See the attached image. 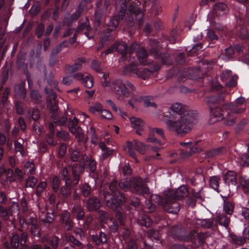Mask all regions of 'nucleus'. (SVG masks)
<instances>
[{
	"instance_id": "864d4df0",
	"label": "nucleus",
	"mask_w": 249,
	"mask_h": 249,
	"mask_svg": "<svg viewBox=\"0 0 249 249\" xmlns=\"http://www.w3.org/2000/svg\"><path fill=\"white\" fill-rule=\"evenodd\" d=\"M240 184L244 192L247 193L249 190V179L240 178Z\"/></svg>"
},
{
	"instance_id": "72a5a7b5",
	"label": "nucleus",
	"mask_w": 249,
	"mask_h": 249,
	"mask_svg": "<svg viewBox=\"0 0 249 249\" xmlns=\"http://www.w3.org/2000/svg\"><path fill=\"white\" fill-rule=\"evenodd\" d=\"M149 45L150 46V53L155 57H156L159 55V52H160V49L158 46V42L156 40L150 39Z\"/></svg>"
},
{
	"instance_id": "79ce46f5",
	"label": "nucleus",
	"mask_w": 249,
	"mask_h": 249,
	"mask_svg": "<svg viewBox=\"0 0 249 249\" xmlns=\"http://www.w3.org/2000/svg\"><path fill=\"white\" fill-rule=\"evenodd\" d=\"M16 64L18 70H25L27 69L28 65L25 63V59L23 55H18L17 56Z\"/></svg>"
},
{
	"instance_id": "1a4fd4ad",
	"label": "nucleus",
	"mask_w": 249,
	"mask_h": 249,
	"mask_svg": "<svg viewBox=\"0 0 249 249\" xmlns=\"http://www.w3.org/2000/svg\"><path fill=\"white\" fill-rule=\"evenodd\" d=\"M193 226L192 228H202L204 229H213L216 226V222L215 221V218H195L191 222Z\"/></svg>"
},
{
	"instance_id": "4c0bfd02",
	"label": "nucleus",
	"mask_w": 249,
	"mask_h": 249,
	"mask_svg": "<svg viewBox=\"0 0 249 249\" xmlns=\"http://www.w3.org/2000/svg\"><path fill=\"white\" fill-rule=\"evenodd\" d=\"M84 9V8L83 3L79 4L76 11L72 13L70 17L71 22L75 21L78 19L82 13L83 12Z\"/></svg>"
},
{
	"instance_id": "f3484780",
	"label": "nucleus",
	"mask_w": 249,
	"mask_h": 249,
	"mask_svg": "<svg viewBox=\"0 0 249 249\" xmlns=\"http://www.w3.org/2000/svg\"><path fill=\"white\" fill-rule=\"evenodd\" d=\"M60 174L62 179L65 181V185H67V186H70L71 182H72L73 184L74 185H77L79 182L80 177L81 176V175H78V179L77 182L75 181L74 180V177L73 174V172H72L73 178L71 179V176L68 175L69 171L68 169L66 167L63 168V169L60 172Z\"/></svg>"
},
{
	"instance_id": "423d86ee",
	"label": "nucleus",
	"mask_w": 249,
	"mask_h": 249,
	"mask_svg": "<svg viewBox=\"0 0 249 249\" xmlns=\"http://www.w3.org/2000/svg\"><path fill=\"white\" fill-rule=\"evenodd\" d=\"M123 74L141 78L143 80L147 79L150 75L149 71L145 68L138 69L136 63L131 62L129 65L123 68Z\"/></svg>"
},
{
	"instance_id": "58836bf2",
	"label": "nucleus",
	"mask_w": 249,
	"mask_h": 249,
	"mask_svg": "<svg viewBox=\"0 0 249 249\" xmlns=\"http://www.w3.org/2000/svg\"><path fill=\"white\" fill-rule=\"evenodd\" d=\"M0 215L3 220H7L9 216H12V211L2 205H0Z\"/></svg>"
},
{
	"instance_id": "49530a36",
	"label": "nucleus",
	"mask_w": 249,
	"mask_h": 249,
	"mask_svg": "<svg viewBox=\"0 0 249 249\" xmlns=\"http://www.w3.org/2000/svg\"><path fill=\"white\" fill-rule=\"evenodd\" d=\"M98 216L101 223L107 224L109 219L108 213L105 211L99 210L98 211Z\"/></svg>"
},
{
	"instance_id": "8fccbe9b",
	"label": "nucleus",
	"mask_w": 249,
	"mask_h": 249,
	"mask_svg": "<svg viewBox=\"0 0 249 249\" xmlns=\"http://www.w3.org/2000/svg\"><path fill=\"white\" fill-rule=\"evenodd\" d=\"M238 161L243 166H249V154L244 153L239 156L238 158Z\"/></svg>"
},
{
	"instance_id": "37998d69",
	"label": "nucleus",
	"mask_w": 249,
	"mask_h": 249,
	"mask_svg": "<svg viewBox=\"0 0 249 249\" xmlns=\"http://www.w3.org/2000/svg\"><path fill=\"white\" fill-rule=\"evenodd\" d=\"M108 187L109 190L111 192L110 193L112 195V196H113L114 195H115V194H116L117 193L120 192V188L118 185V183L115 179L112 180L109 183Z\"/></svg>"
},
{
	"instance_id": "6e6552de",
	"label": "nucleus",
	"mask_w": 249,
	"mask_h": 249,
	"mask_svg": "<svg viewBox=\"0 0 249 249\" xmlns=\"http://www.w3.org/2000/svg\"><path fill=\"white\" fill-rule=\"evenodd\" d=\"M246 102L244 97H240L233 102H230L224 105L225 109L230 110L231 113L239 114L244 113L246 107H242L241 106Z\"/></svg>"
},
{
	"instance_id": "b1692460",
	"label": "nucleus",
	"mask_w": 249,
	"mask_h": 249,
	"mask_svg": "<svg viewBox=\"0 0 249 249\" xmlns=\"http://www.w3.org/2000/svg\"><path fill=\"white\" fill-rule=\"evenodd\" d=\"M236 174L235 172L231 171H229L224 176V180L225 183L229 185H235L236 184Z\"/></svg>"
},
{
	"instance_id": "09e8293b",
	"label": "nucleus",
	"mask_w": 249,
	"mask_h": 249,
	"mask_svg": "<svg viewBox=\"0 0 249 249\" xmlns=\"http://www.w3.org/2000/svg\"><path fill=\"white\" fill-rule=\"evenodd\" d=\"M86 21L84 23H80L78 28L76 30V33L80 34L82 33L85 30H87L90 27L89 22L88 18H86Z\"/></svg>"
},
{
	"instance_id": "aec40b11",
	"label": "nucleus",
	"mask_w": 249,
	"mask_h": 249,
	"mask_svg": "<svg viewBox=\"0 0 249 249\" xmlns=\"http://www.w3.org/2000/svg\"><path fill=\"white\" fill-rule=\"evenodd\" d=\"M168 194L173 196V197L177 200L187 196L189 194V190L186 185H181L175 191L169 192Z\"/></svg>"
},
{
	"instance_id": "ea45409f",
	"label": "nucleus",
	"mask_w": 249,
	"mask_h": 249,
	"mask_svg": "<svg viewBox=\"0 0 249 249\" xmlns=\"http://www.w3.org/2000/svg\"><path fill=\"white\" fill-rule=\"evenodd\" d=\"M215 18L214 16H212L209 18L211 26L215 30L223 31L224 29V25L221 22L217 21Z\"/></svg>"
},
{
	"instance_id": "3c124183",
	"label": "nucleus",
	"mask_w": 249,
	"mask_h": 249,
	"mask_svg": "<svg viewBox=\"0 0 249 249\" xmlns=\"http://www.w3.org/2000/svg\"><path fill=\"white\" fill-rule=\"evenodd\" d=\"M68 241L72 243L74 247L76 246L79 249H82L84 248L83 244L73 235H70L68 238Z\"/></svg>"
},
{
	"instance_id": "680f3d73",
	"label": "nucleus",
	"mask_w": 249,
	"mask_h": 249,
	"mask_svg": "<svg viewBox=\"0 0 249 249\" xmlns=\"http://www.w3.org/2000/svg\"><path fill=\"white\" fill-rule=\"evenodd\" d=\"M91 189L88 183H84L81 188V192L84 197L89 196L91 193Z\"/></svg>"
},
{
	"instance_id": "0e129e2a",
	"label": "nucleus",
	"mask_w": 249,
	"mask_h": 249,
	"mask_svg": "<svg viewBox=\"0 0 249 249\" xmlns=\"http://www.w3.org/2000/svg\"><path fill=\"white\" fill-rule=\"evenodd\" d=\"M45 30V25L42 23H39L36 28L35 34L38 38H40L43 35Z\"/></svg>"
},
{
	"instance_id": "69168bd1",
	"label": "nucleus",
	"mask_w": 249,
	"mask_h": 249,
	"mask_svg": "<svg viewBox=\"0 0 249 249\" xmlns=\"http://www.w3.org/2000/svg\"><path fill=\"white\" fill-rule=\"evenodd\" d=\"M190 73L191 74V78L193 80H197L202 78V74L199 68L193 70Z\"/></svg>"
},
{
	"instance_id": "13d9d810",
	"label": "nucleus",
	"mask_w": 249,
	"mask_h": 249,
	"mask_svg": "<svg viewBox=\"0 0 249 249\" xmlns=\"http://www.w3.org/2000/svg\"><path fill=\"white\" fill-rule=\"evenodd\" d=\"M82 83L86 88L90 89L93 86V79L91 75H89L84 78Z\"/></svg>"
},
{
	"instance_id": "e433bc0d",
	"label": "nucleus",
	"mask_w": 249,
	"mask_h": 249,
	"mask_svg": "<svg viewBox=\"0 0 249 249\" xmlns=\"http://www.w3.org/2000/svg\"><path fill=\"white\" fill-rule=\"evenodd\" d=\"M134 145V147L136 151L142 155L145 153L146 150V145L142 142L138 141L137 140H134L132 142Z\"/></svg>"
},
{
	"instance_id": "de8ad7c7",
	"label": "nucleus",
	"mask_w": 249,
	"mask_h": 249,
	"mask_svg": "<svg viewBox=\"0 0 249 249\" xmlns=\"http://www.w3.org/2000/svg\"><path fill=\"white\" fill-rule=\"evenodd\" d=\"M105 10L101 8V7H97L95 10L94 15L95 18V21L98 24H100L101 23V19L103 16L104 13L106 12Z\"/></svg>"
},
{
	"instance_id": "a878e982",
	"label": "nucleus",
	"mask_w": 249,
	"mask_h": 249,
	"mask_svg": "<svg viewBox=\"0 0 249 249\" xmlns=\"http://www.w3.org/2000/svg\"><path fill=\"white\" fill-rule=\"evenodd\" d=\"M227 5L223 2H218L215 4L213 8L212 16L217 17L220 15V12H225L227 10Z\"/></svg>"
},
{
	"instance_id": "f704fd0d",
	"label": "nucleus",
	"mask_w": 249,
	"mask_h": 249,
	"mask_svg": "<svg viewBox=\"0 0 249 249\" xmlns=\"http://www.w3.org/2000/svg\"><path fill=\"white\" fill-rule=\"evenodd\" d=\"M223 209L226 214L231 215L234 209V204L224 199Z\"/></svg>"
},
{
	"instance_id": "052dcab7",
	"label": "nucleus",
	"mask_w": 249,
	"mask_h": 249,
	"mask_svg": "<svg viewBox=\"0 0 249 249\" xmlns=\"http://www.w3.org/2000/svg\"><path fill=\"white\" fill-rule=\"evenodd\" d=\"M197 233H198L195 230H193L189 233L186 231V237L184 240L190 241L192 242H196L197 238Z\"/></svg>"
},
{
	"instance_id": "bf43d9fd",
	"label": "nucleus",
	"mask_w": 249,
	"mask_h": 249,
	"mask_svg": "<svg viewBox=\"0 0 249 249\" xmlns=\"http://www.w3.org/2000/svg\"><path fill=\"white\" fill-rule=\"evenodd\" d=\"M220 179V178L216 176L213 177L211 178L210 179V186L217 191L219 187Z\"/></svg>"
},
{
	"instance_id": "f03ea898",
	"label": "nucleus",
	"mask_w": 249,
	"mask_h": 249,
	"mask_svg": "<svg viewBox=\"0 0 249 249\" xmlns=\"http://www.w3.org/2000/svg\"><path fill=\"white\" fill-rule=\"evenodd\" d=\"M116 6H119L118 13L116 16L122 20L124 19L127 9V16L124 19L126 25L129 28L133 27L135 23L141 27L143 23V13L136 5H129L128 7L127 1L116 0Z\"/></svg>"
},
{
	"instance_id": "6ab92c4d",
	"label": "nucleus",
	"mask_w": 249,
	"mask_h": 249,
	"mask_svg": "<svg viewBox=\"0 0 249 249\" xmlns=\"http://www.w3.org/2000/svg\"><path fill=\"white\" fill-rule=\"evenodd\" d=\"M14 95L19 99H25L27 96L25 83L22 81L14 87Z\"/></svg>"
},
{
	"instance_id": "603ef678",
	"label": "nucleus",
	"mask_w": 249,
	"mask_h": 249,
	"mask_svg": "<svg viewBox=\"0 0 249 249\" xmlns=\"http://www.w3.org/2000/svg\"><path fill=\"white\" fill-rule=\"evenodd\" d=\"M70 185V186L65 185V186L62 187L60 189V194L65 197H67L71 194V188L74 185L72 182H71Z\"/></svg>"
},
{
	"instance_id": "c9c22d12",
	"label": "nucleus",
	"mask_w": 249,
	"mask_h": 249,
	"mask_svg": "<svg viewBox=\"0 0 249 249\" xmlns=\"http://www.w3.org/2000/svg\"><path fill=\"white\" fill-rule=\"evenodd\" d=\"M211 113H212V116L215 118L216 121L221 120L224 118V111L219 107L214 108L213 109H211Z\"/></svg>"
},
{
	"instance_id": "473e14b6",
	"label": "nucleus",
	"mask_w": 249,
	"mask_h": 249,
	"mask_svg": "<svg viewBox=\"0 0 249 249\" xmlns=\"http://www.w3.org/2000/svg\"><path fill=\"white\" fill-rule=\"evenodd\" d=\"M122 19L119 18V17L116 16H114L112 18L110 19L108 23H107V30L108 31H112L115 30L121 20Z\"/></svg>"
},
{
	"instance_id": "412c9836",
	"label": "nucleus",
	"mask_w": 249,
	"mask_h": 249,
	"mask_svg": "<svg viewBox=\"0 0 249 249\" xmlns=\"http://www.w3.org/2000/svg\"><path fill=\"white\" fill-rule=\"evenodd\" d=\"M60 220L66 231L71 230L73 227V223L70 218V214L69 212H64L61 215Z\"/></svg>"
},
{
	"instance_id": "393cba45",
	"label": "nucleus",
	"mask_w": 249,
	"mask_h": 249,
	"mask_svg": "<svg viewBox=\"0 0 249 249\" xmlns=\"http://www.w3.org/2000/svg\"><path fill=\"white\" fill-rule=\"evenodd\" d=\"M226 152V149L224 147H220L211 149L206 152V155L208 158H213L220 155Z\"/></svg>"
},
{
	"instance_id": "7c9ffc66",
	"label": "nucleus",
	"mask_w": 249,
	"mask_h": 249,
	"mask_svg": "<svg viewBox=\"0 0 249 249\" xmlns=\"http://www.w3.org/2000/svg\"><path fill=\"white\" fill-rule=\"evenodd\" d=\"M53 115L52 118L53 119V123L58 125L62 126L64 125L67 121L66 117V113L64 112L61 116H57L55 113H53Z\"/></svg>"
},
{
	"instance_id": "0eeeda50",
	"label": "nucleus",
	"mask_w": 249,
	"mask_h": 249,
	"mask_svg": "<svg viewBox=\"0 0 249 249\" xmlns=\"http://www.w3.org/2000/svg\"><path fill=\"white\" fill-rule=\"evenodd\" d=\"M91 158L92 156L89 154H81L79 163H74L71 165L75 181L77 182L78 179V175L83 174L85 169L86 163H88L90 160H91Z\"/></svg>"
},
{
	"instance_id": "a18cd8bd",
	"label": "nucleus",
	"mask_w": 249,
	"mask_h": 249,
	"mask_svg": "<svg viewBox=\"0 0 249 249\" xmlns=\"http://www.w3.org/2000/svg\"><path fill=\"white\" fill-rule=\"evenodd\" d=\"M23 140L22 139L14 141L15 149L16 152H19L22 156L24 154V149L23 146Z\"/></svg>"
},
{
	"instance_id": "9d476101",
	"label": "nucleus",
	"mask_w": 249,
	"mask_h": 249,
	"mask_svg": "<svg viewBox=\"0 0 249 249\" xmlns=\"http://www.w3.org/2000/svg\"><path fill=\"white\" fill-rule=\"evenodd\" d=\"M111 88L116 94L119 95L118 99L120 100L122 96L128 98L130 95V92L125 84L121 80L118 79L113 81Z\"/></svg>"
},
{
	"instance_id": "2f4dec72",
	"label": "nucleus",
	"mask_w": 249,
	"mask_h": 249,
	"mask_svg": "<svg viewBox=\"0 0 249 249\" xmlns=\"http://www.w3.org/2000/svg\"><path fill=\"white\" fill-rule=\"evenodd\" d=\"M130 121L132 124V126L138 130H143L144 126V122L139 118L131 117Z\"/></svg>"
},
{
	"instance_id": "20e7f679",
	"label": "nucleus",
	"mask_w": 249,
	"mask_h": 249,
	"mask_svg": "<svg viewBox=\"0 0 249 249\" xmlns=\"http://www.w3.org/2000/svg\"><path fill=\"white\" fill-rule=\"evenodd\" d=\"M190 182L193 186L191 190L192 196L195 199L204 200L205 194L203 188L205 185L204 176L202 175L197 174L190 179Z\"/></svg>"
},
{
	"instance_id": "f8f14e48",
	"label": "nucleus",
	"mask_w": 249,
	"mask_h": 249,
	"mask_svg": "<svg viewBox=\"0 0 249 249\" xmlns=\"http://www.w3.org/2000/svg\"><path fill=\"white\" fill-rule=\"evenodd\" d=\"M132 192L136 194L143 195L149 192V188L140 177L134 178L132 179Z\"/></svg>"
},
{
	"instance_id": "cd10ccee",
	"label": "nucleus",
	"mask_w": 249,
	"mask_h": 249,
	"mask_svg": "<svg viewBox=\"0 0 249 249\" xmlns=\"http://www.w3.org/2000/svg\"><path fill=\"white\" fill-rule=\"evenodd\" d=\"M55 217V215L53 212L52 213L48 212L46 213L45 218L40 219V224L47 226L53 222Z\"/></svg>"
},
{
	"instance_id": "5701e85b",
	"label": "nucleus",
	"mask_w": 249,
	"mask_h": 249,
	"mask_svg": "<svg viewBox=\"0 0 249 249\" xmlns=\"http://www.w3.org/2000/svg\"><path fill=\"white\" fill-rule=\"evenodd\" d=\"M31 102L34 104H40L43 102V97L39 92L36 89H32L29 93Z\"/></svg>"
},
{
	"instance_id": "dca6fc26",
	"label": "nucleus",
	"mask_w": 249,
	"mask_h": 249,
	"mask_svg": "<svg viewBox=\"0 0 249 249\" xmlns=\"http://www.w3.org/2000/svg\"><path fill=\"white\" fill-rule=\"evenodd\" d=\"M186 231L187 229L181 225L172 226L170 229L173 238L180 241L184 240L186 238Z\"/></svg>"
},
{
	"instance_id": "5fc2aeb1",
	"label": "nucleus",
	"mask_w": 249,
	"mask_h": 249,
	"mask_svg": "<svg viewBox=\"0 0 249 249\" xmlns=\"http://www.w3.org/2000/svg\"><path fill=\"white\" fill-rule=\"evenodd\" d=\"M78 123V119L76 117H74L73 120L70 121L69 124H68V127L71 133H76V130L77 129L76 126L77 125Z\"/></svg>"
},
{
	"instance_id": "c03bdc74",
	"label": "nucleus",
	"mask_w": 249,
	"mask_h": 249,
	"mask_svg": "<svg viewBox=\"0 0 249 249\" xmlns=\"http://www.w3.org/2000/svg\"><path fill=\"white\" fill-rule=\"evenodd\" d=\"M30 231L32 236L39 238L41 236V229L37 224L31 225L30 228Z\"/></svg>"
},
{
	"instance_id": "ddd939ff",
	"label": "nucleus",
	"mask_w": 249,
	"mask_h": 249,
	"mask_svg": "<svg viewBox=\"0 0 249 249\" xmlns=\"http://www.w3.org/2000/svg\"><path fill=\"white\" fill-rule=\"evenodd\" d=\"M45 92L47 94V104L52 113H56L58 109V106L56 101L57 96L52 89H45Z\"/></svg>"
},
{
	"instance_id": "4d7b16f0",
	"label": "nucleus",
	"mask_w": 249,
	"mask_h": 249,
	"mask_svg": "<svg viewBox=\"0 0 249 249\" xmlns=\"http://www.w3.org/2000/svg\"><path fill=\"white\" fill-rule=\"evenodd\" d=\"M139 223L140 225L147 228L150 227L152 224L150 219L146 215L142 216L139 220Z\"/></svg>"
},
{
	"instance_id": "f257e3e1",
	"label": "nucleus",
	"mask_w": 249,
	"mask_h": 249,
	"mask_svg": "<svg viewBox=\"0 0 249 249\" xmlns=\"http://www.w3.org/2000/svg\"><path fill=\"white\" fill-rule=\"evenodd\" d=\"M171 110L180 117L177 120L171 119L174 116L171 114L170 119L165 121L167 129L171 132H174L177 135L184 137L191 130V124L196 122L197 113L193 110H190L188 107L180 103H176L170 107Z\"/></svg>"
},
{
	"instance_id": "338daca9",
	"label": "nucleus",
	"mask_w": 249,
	"mask_h": 249,
	"mask_svg": "<svg viewBox=\"0 0 249 249\" xmlns=\"http://www.w3.org/2000/svg\"><path fill=\"white\" fill-rule=\"evenodd\" d=\"M37 182V179L34 177H29L26 180L25 187L34 188Z\"/></svg>"
},
{
	"instance_id": "6e6d98bb",
	"label": "nucleus",
	"mask_w": 249,
	"mask_h": 249,
	"mask_svg": "<svg viewBox=\"0 0 249 249\" xmlns=\"http://www.w3.org/2000/svg\"><path fill=\"white\" fill-rule=\"evenodd\" d=\"M19 236L18 234H14L11 238L10 244L13 249H17L19 244Z\"/></svg>"
},
{
	"instance_id": "c756f323",
	"label": "nucleus",
	"mask_w": 249,
	"mask_h": 249,
	"mask_svg": "<svg viewBox=\"0 0 249 249\" xmlns=\"http://www.w3.org/2000/svg\"><path fill=\"white\" fill-rule=\"evenodd\" d=\"M132 180L130 178H125L121 179L118 183L119 187L120 189L124 191H127L132 188Z\"/></svg>"
},
{
	"instance_id": "bb28decb",
	"label": "nucleus",
	"mask_w": 249,
	"mask_h": 249,
	"mask_svg": "<svg viewBox=\"0 0 249 249\" xmlns=\"http://www.w3.org/2000/svg\"><path fill=\"white\" fill-rule=\"evenodd\" d=\"M215 221L216 222V225L217 223H219V225L227 228L229 226L230 219L225 214L222 213L218 214L216 217L215 218Z\"/></svg>"
},
{
	"instance_id": "9b49d317",
	"label": "nucleus",
	"mask_w": 249,
	"mask_h": 249,
	"mask_svg": "<svg viewBox=\"0 0 249 249\" xmlns=\"http://www.w3.org/2000/svg\"><path fill=\"white\" fill-rule=\"evenodd\" d=\"M116 51L122 54L121 57L119 59L124 60L125 59L124 53L128 52L129 53H132L135 50L138 48V45L136 43H133L130 46L128 47L127 44L123 41H119L115 43Z\"/></svg>"
},
{
	"instance_id": "4468645a",
	"label": "nucleus",
	"mask_w": 249,
	"mask_h": 249,
	"mask_svg": "<svg viewBox=\"0 0 249 249\" xmlns=\"http://www.w3.org/2000/svg\"><path fill=\"white\" fill-rule=\"evenodd\" d=\"M83 202L86 204V207L89 212L98 211L102 205L100 199L95 196H90Z\"/></svg>"
},
{
	"instance_id": "7ed1b4c3",
	"label": "nucleus",
	"mask_w": 249,
	"mask_h": 249,
	"mask_svg": "<svg viewBox=\"0 0 249 249\" xmlns=\"http://www.w3.org/2000/svg\"><path fill=\"white\" fill-rule=\"evenodd\" d=\"M103 196L105 204L113 211L116 210L120 205H123L127 201L126 197L120 191L112 196L110 192L104 191Z\"/></svg>"
},
{
	"instance_id": "e2e57ef3",
	"label": "nucleus",
	"mask_w": 249,
	"mask_h": 249,
	"mask_svg": "<svg viewBox=\"0 0 249 249\" xmlns=\"http://www.w3.org/2000/svg\"><path fill=\"white\" fill-rule=\"evenodd\" d=\"M231 238L232 242L238 245H242L246 242V239L242 236H238L236 235H231Z\"/></svg>"
},
{
	"instance_id": "c85d7f7f",
	"label": "nucleus",
	"mask_w": 249,
	"mask_h": 249,
	"mask_svg": "<svg viewBox=\"0 0 249 249\" xmlns=\"http://www.w3.org/2000/svg\"><path fill=\"white\" fill-rule=\"evenodd\" d=\"M137 57L139 60L140 63L143 65H146L150 62L147 60V53L146 50L143 48H141L137 53Z\"/></svg>"
},
{
	"instance_id": "a19ab883",
	"label": "nucleus",
	"mask_w": 249,
	"mask_h": 249,
	"mask_svg": "<svg viewBox=\"0 0 249 249\" xmlns=\"http://www.w3.org/2000/svg\"><path fill=\"white\" fill-rule=\"evenodd\" d=\"M155 57L160 58L163 64L168 65L172 64V61L171 59V55L169 53L160 54L159 52V55Z\"/></svg>"
},
{
	"instance_id": "2eb2a0df",
	"label": "nucleus",
	"mask_w": 249,
	"mask_h": 249,
	"mask_svg": "<svg viewBox=\"0 0 249 249\" xmlns=\"http://www.w3.org/2000/svg\"><path fill=\"white\" fill-rule=\"evenodd\" d=\"M86 62V60L85 57H79L75 60V63L73 65L66 64L64 67V71L66 72L72 74L80 71L82 68V64Z\"/></svg>"
},
{
	"instance_id": "a211bd4d",
	"label": "nucleus",
	"mask_w": 249,
	"mask_h": 249,
	"mask_svg": "<svg viewBox=\"0 0 249 249\" xmlns=\"http://www.w3.org/2000/svg\"><path fill=\"white\" fill-rule=\"evenodd\" d=\"M91 238L92 241L98 246L107 244L108 239L107 235L102 231H100L98 234L92 235Z\"/></svg>"
},
{
	"instance_id": "774afa93",
	"label": "nucleus",
	"mask_w": 249,
	"mask_h": 249,
	"mask_svg": "<svg viewBox=\"0 0 249 249\" xmlns=\"http://www.w3.org/2000/svg\"><path fill=\"white\" fill-rule=\"evenodd\" d=\"M128 204L132 207L137 208L140 205V201L139 198L135 196H131L127 200Z\"/></svg>"
},
{
	"instance_id": "39448f33",
	"label": "nucleus",
	"mask_w": 249,
	"mask_h": 249,
	"mask_svg": "<svg viewBox=\"0 0 249 249\" xmlns=\"http://www.w3.org/2000/svg\"><path fill=\"white\" fill-rule=\"evenodd\" d=\"M157 202L161 205L168 213L176 214L180 209L179 203L173 197V196L167 195L165 198L158 196Z\"/></svg>"
},
{
	"instance_id": "4be33fe9",
	"label": "nucleus",
	"mask_w": 249,
	"mask_h": 249,
	"mask_svg": "<svg viewBox=\"0 0 249 249\" xmlns=\"http://www.w3.org/2000/svg\"><path fill=\"white\" fill-rule=\"evenodd\" d=\"M225 98L222 94L221 95H211L206 99V103L209 106L210 109H212L213 106L216 104H220L224 101Z\"/></svg>"
}]
</instances>
